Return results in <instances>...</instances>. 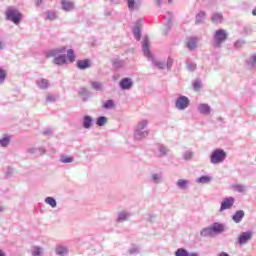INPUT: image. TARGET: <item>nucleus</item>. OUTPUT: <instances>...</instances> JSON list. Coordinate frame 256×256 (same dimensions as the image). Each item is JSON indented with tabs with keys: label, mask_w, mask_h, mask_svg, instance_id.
Masks as SVG:
<instances>
[{
	"label": "nucleus",
	"mask_w": 256,
	"mask_h": 256,
	"mask_svg": "<svg viewBox=\"0 0 256 256\" xmlns=\"http://www.w3.org/2000/svg\"><path fill=\"white\" fill-rule=\"evenodd\" d=\"M5 15H6V19L8 21H12V23H14L15 25H19L21 23V19H23V14H21L19 10L13 7H9L6 10Z\"/></svg>",
	"instance_id": "nucleus-1"
},
{
	"label": "nucleus",
	"mask_w": 256,
	"mask_h": 256,
	"mask_svg": "<svg viewBox=\"0 0 256 256\" xmlns=\"http://www.w3.org/2000/svg\"><path fill=\"white\" fill-rule=\"evenodd\" d=\"M227 158V153L224 152L223 149H216L212 152L210 156V162L213 165H218L219 163H223Z\"/></svg>",
	"instance_id": "nucleus-2"
},
{
	"label": "nucleus",
	"mask_w": 256,
	"mask_h": 256,
	"mask_svg": "<svg viewBox=\"0 0 256 256\" xmlns=\"http://www.w3.org/2000/svg\"><path fill=\"white\" fill-rule=\"evenodd\" d=\"M214 40H215V45L217 47H221V44L227 41V31L223 29L216 30L214 34Z\"/></svg>",
	"instance_id": "nucleus-3"
},
{
	"label": "nucleus",
	"mask_w": 256,
	"mask_h": 256,
	"mask_svg": "<svg viewBox=\"0 0 256 256\" xmlns=\"http://www.w3.org/2000/svg\"><path fill=\"white\" fill-rule=\"evenodd\" d=\"M177 109L183 110L189 107V98L187 96H181L176 100Z\"/></svg>",
	"instance_id": "nucleus-4"
},
{
	"label": "nucleus",
	"mask_w": 256,
	"mask_h": 256,
	"mask_svg": "<svg viewBox=\"0 0 256 256\" xmlns=\"http://www.w3.org/2000/svg\"><path fill=\"white\" fill-rule=\"evenodd\" d=\"M234 203H235V198L233 197L225 198L221 203L220 211L231 209Z\"/></svg>",
	"instance_id": "nucleus-5"
},
{
	"label": "nucleus",
	"mask_w": 256,
	"mask_h": 256,
	"mask_svg": "<svg viewBox=\"0 0 256 256\" xmlns=\"http://www.w3.org/2000/svg\"><path fill=\"white\" fill-rule=\"evenodd\" d=\"M252 237H253V233L244 232L239 236L238 241L240 245H245V243H247V241H249Z\"/></svg>",
	"instance_id": "nucleus-6"
},
{
	"label": "nucleus",
	"mask_w": 256,
	"mask_h": 256,
	"mask_svg": "<svg viewBox=\"0 0 256 256\" xmlns=\"http://www.w3.org/2000/svg\"><path fill=\"white\" fill-rule=\"evenodd\" d=\"M66 48L65 47H61L55 50H51L49 52H46V57L49 59L51 57H57L58 55H61V53H65Z\"/></svg>",
	"instance_id": "nucleus-7"
},
{
	"label": "nucleus",
	"mask_w": 256,
	"mask_h": 256,
	"mask_svg": "<svg viewBox=\"0 0 256 256\" xmlns=\"http://www.w3.org/2000/svg\"><path fill=\"white\" fill-rule=\"evenodd\" d=\"M61 5L63 11H73L75 9V4L71 0H62Z\"/></svg>",
	"instance_id": "nucleus-8"
},
{
	"label": "nucleus",
	"mask_w": 256,
	"mask_h": 256,
	"mask_svg": "<svg viewBox=\"0 0 256 256\" xmlns=\"http://www.w3.org/2000/svg\"><path fill=\"white\" fill-rule=\"evenodd\" d=\"M77 67L78 69H82V70L89 69V67H91V60L89 59L78 60Z\"/></svg>",
	"instance_id": "nucleus-9"
},
{
	"label": "nucleus",
	"mask_w": 256,
	"mask_h": 256,
	"mask_svg": "<svg viewBox=\"0 0 256 256\" xmlns=\"http://www.w3.org/2000/svg\"><path fill=\"white\" fill-rule=\"evenodd\" d=\"M133 86V82L131 81L130 78H123L121 81H120V87L121 89H131V87Z\"/></svg>",
	"instance_id": "nucleus-10"
},
{
	"label": "nucleus",
	"mask_w": 256,
	"mask_h": 256,
	"mask_svg": "<svg viewBox=\"0 0 256 256\" xmlns=\"http://www.w3.org/2000/svg\"><path fill=\"white\" fill-rule=\"evenodd\" d=\"M198 111L203 115H209V113H211V107L207 104H200L198 106Z\"/></svg>",
	"instance_id": "nucleus-11"
},
{
	"label": "nucleus",
	"mask_w": 256,
	"mask_h": 256,
	"mask_svg": "<svg viewBox=\"0 0 256 256\" xmlns=\"http://www.w3.org/2000/svg\"><path fill=\"white\" fill-rule=\"evenodd\" d=\"M212 23H223V14L221 12H216L211 17Z\"/></svg>",
	"instance_id": "nucleus-12"
},
{
	"label": "nucleus",
	"mask_w": 256,
	"mask_h": 256,
	"mask_svg": "<svg viewBox=\"0 0 256 256\" xmlns=\"http://www.w3.org/2000/svg\"><path fill=\"white\" fill-rule=\"evenodd\" d=\"M243 217H245V212H243V210H239L235 213L232 219L235 223H241Z\"/></svg>",
	"instance_id": "nucleus-13"
},
{
	"label": "nucleus",
	"mask_w": 256,
	"mask_h": 256,
	"mask_svg": "<svg viewBox=\"0 0 256 256\" xmlns=\"http://www.w3.org/2000/svg\"><path fill=\"white\" fill-rule=\"evenodd\" d=\"M211 229H212V233L215 234V233H223L224 231V227L222 224L220 223H214L212 226H211Z\"/></svg>",
	"instance_id": "nucleus-14"
},
{
	"label": "nucleus",
	"mask_w": 256,
	"mask_h": 256,
	"mask_svg": "<svg viewBox=\"0 0 256 256\" xmlns=\"http://www.w3.org/2000/svg\"><path fill=\"white\" fill-rule=\"evenodd\" d=\"M39 89H49V80L42 78L37 82Z\"/></svg>",
	"instance_id": "nucleus-15"
},
{
	"label": "nucleus",
	"mask_w": 256,
	"mask_h": 256,
	"mask_svg": "<svg viewBox=\"0 0 256 256\" xmlns=\"http://www.w3.org/2000/svg\"><path fill=\"white\" fill-rule=\"evenodd\" d=\"M187 47L190 50L197 49V39L196 38L188 39Z\"/></svg>",
	"instance_id": "nucleus-16"
},
{
	"label": "nucleus",
	"mask_w": 256,
	"mask_h": 256,
	"mask_svg": "<svg viewBox=\"0 0 256 256\" xmlns=\"http://www.w3.org/2000/svg\"><path fill=\"white\" fill-rule=\"evenodd\" d=\"M66 61H67V58L65 57V55H61V56L54 58L55 65H64V63H66Z\"/></svg>",
	"instance_id": "nucleus-17"
},
{
	"label": "nucleus",
	"mask_w": 256,
	"mask_h": 256,
	"mask_svg": "<svg viewBox=\"0 0 256 256\" xmlns=\"http://www.w3.org/2000/svg\"><path fill=\"white\" fill-rule=\"evenodd\" d=\"M143 53L146 55V57L151 55V52L149 51V40L147 39L143 42Z\"/></svg>",
	"instance_id": "nucleus-18"
},
{
	"label": "nucleus",
	"mask_w": 256,
	"mask_h": 256,
	"mask_svg": "<svg viewBox=\"0 0 256 256\" xmlns=\"http://www.w3.org/2000/svg\"><path fill=\"white\" fill-rule=\"evenodd\" d=\"M92 123H93V119L91 118V116L84 117L83 127L85 129H89V127H91Z\"/></svg>",
	"instance_id": "nucleus-19"
},
{
	"label": "nucleus",
	"mask_w": 256,
	"mask_h": 256,
	"mask_svg": "<svg viewBox=\"0 0 256 256\" xmlns=\"http://www.w3.org/2000/svg\"><path fill=\"white\" fill-rule=\"evenodd\" d=\"M201 235L202 237H213V230L211 227L209 228H204L202 231H201Z\"/></svg>",
	"instance_id": "nucleus-20"
},
{
	"label": "nucleus",
	"mask_w": 256,
	"mask_h": 256,
	"mask_svg": "<svg viewBox=\"0 0 256 256\" xmlns=\"http://www.w3.org/2000/svg\"><path fill=\"white\" fill-rule=\"evenodd\" d=\"M205 17H207V14L204 11L199 12L196 15V23H203V21H205Z\"/></svg>",
	"instance_id": "nucleus-21"
},
{
	"label": "nucleus",
	"mask_w": 256,
	"mask_h": 256,
	"mask_svg": "<svg viewBox=\"0 0 256 256\" xmlns=\"http://www.w3.org/2000/svg\"><path fill=\"white\" fill-rule=\"evenodd\" d=\"M57 255H67L69 253V250L64 246H58L56 248Z\"/></svg>",
	"instance_id": "nucleus-22"
},
{
	"label": "nucleus",
	"mask_w": 256,
	"mask_h": 256,
	"mask_svg": "<svg viewBox=\"0 0 256 256\" xmlns=\"http://www.w3.org/2000/svg\"><path fill=\"white\" fill-rule=\"evenodd\" d=\"M175 256H189V252L185 248H179L176 250Z\"/></svg>",
	"instance_id": "nucleus-23"
},
{
	"label": "nucleus",
	"mask_w": 256,
	"mask_h": 256,
	"mask_svg": "<svg viewBox=\"0 0 256 256\" xmlns=\"http://www.w3.org/2000/svg\"><path fill=\"white\" fill-rule=\"evenodd\" d=\"M45 203H47V205H50V207H57V201H55L53 197H47L45 199Z\"/></svg>",
	"instance_id": "nucleus-24"
},
{
	"label": "nucleus",
	"mask_w": 256,
	"mask_h": 256,
	"mask_svg": "<svg viewBox=\"0 0 256 256\" xmlns=\"http://www.w3.org/2000/svg\"><path fill=\"white\" fill-rule=\"evenodd\" d=\"M114 106H115V102H113V100H108L103 103L104 109H113Z\"/></svg>",
	"instance_id": "nucleus-25"
},
{
	"label": "nucleus",
	"mask_w": 256,
	"mask_h": 256,
	"mask_svg": "<svg viewBox=\"0 0 256 256\" xmlns=\"http://www.w3.org/2000/svg\"><path fill=\"white\" fill-rule=\"evenodd\" d=\"M67 57L69 59L70 63H73L75 61V52L73 50H68Z\"/></svg>",
	"instance_id": "nucleus-26"
},
{
	"label": "nucleus",
	"mask_w": 256,
	"mask_h": 256,
	"mask_svg": "<svg viewBox=\"0 0 256 256\" xmlns=\"http://www.w3.org/2000/svg\"><path fill=\"white\" fill-rule=\"evenodd\" d=\"M105 123H107V118L105 116H101L97 119V125L99 127H103V125H105Z\"/></svg>",
	"instance_id": "nucleus-27"
},
{
	"label": "nucleus",
	"mask_w": 256,
	"mask_h": 256,
	"mask_svg": "<svg viewBox=\"0 0 256 256\" xmlns=\"http://www.w3.org/2000/svg\"><path fill=\"white\" fill-rule=\"evenodd\" d=\"M46 15L49 21H55V19H57V14H55V12L48 11L46 12Z\"/></svg>",
	"instance_id": "nucleus-28"
},
{
	"label": "nucleus",
	"mask_w": 256,
	"mask_h": 256,
	"mask_svg": "<svg viewBox=\"0 0 256 256\" xmlns=\"http://www.w3.org/2000/svg\"><path fill=\"white\" fill-rule=\"evenodd\" d=\"M61 163H73V157L71 156H62L60 158Z\"/></svg>",
	"instance_id": "nucleus-29"
},
{
	"label": "nucleus",
	"mask_w": 256,
	"mask_h": 256,
	"mask_svg": "<svg viewBox=\"0 0 256 256\" xmlns=\"http://www.w3.org/2000/svg\"><path fill=\"white\" fill-rule=\"evenodd\" d=\"M7 71L0 69V84L5 82Z\"/></svg>",
	"instance_id": "nucleus-30"
},
{
	"label": "nucleus",
	"mask_w": 256,
	"mask_h": 256,
	"mask_svg": "<svg viewBox=\"0 0 256 256\" xmlns=\"http://www.w3.org/2000/svg\"><path fill=\"white\" fill-rule=\"evenodd\" d=\"M187 180H183V179H180L177 181V185L178 187H180V189H185L187 187Z\"/></svg>",
	"instance_id": "nucleus-31"
},
{
	"label": "nucleus",
	"mask_w": 256,
	"mask_h": 256,
	"mask_svg": "<svg viewBox=\"0 0 256 256\" xmlns=\"http://www.w3.org/2000/svg\"><path fill=\"white\" fill-rule=\"evenodd\" d=\"M1 147H7L9 145V137L6 136L0 140Z\"/></svg>",
	"instance_id": "nucleus-32"
},
{
	"label": "nucleus",
	"mask_w": 256,
	"mask_h": 256,
	"mask_svg": "<svg viewBox=\"0 0 256 256\" xmlns=\"http://www.w3.org/2000/svg\"><path fill=\"white\" fill-rule=\"evenodd\" d=\"M134 37L137 41L141 39V30L139 28L134 29Z\"/></svg>",
	"instance_id": "nucleus-33"
},
{
	"label": "nucleus",
	"mask_w": 256,
	"mask_h": 256,
	"mask_svg": "<svg viewBox=\"0 0 256 256\" xmlns=\"http://www.w3.org/2000/svg\"><path fill=\"white\" fill-rule=\"evenodd\" d=\"M199 183H209L211 181V178L209 176H202L199 178Z\"/></svg>",
	"instance_id": "nucleus-34"
},
{
	"label": "nucleus",
	"mask_w": 256,
	"mask_h": 256,
	"mask_svg": "<svg viewBox=\"0 0 256 256\" xmlns=\"http://www.w3.org/2000/svg\"><path fill=\"white\" fill-rule=\"evenodd\" d=\"M33 256H41V248L39 247H35L33 252H32Z\"/></svg>",
	"instance_id": "nucleus-35"
},
{
	"label": "nucleus",
	"mask_w": 256,
	"mask_h": 256,
	"mask_svg": "<svg viewBox=\"0 0 256 256\" xmlns=\"http://www.w3.org/2000/svg\"><path fill=\"white\" fill-rule=\"evenodd\" d=\"M92 87L96 89V91H101V84L99 82H93Z\"/></svg>",
	"instance_id": "nucleus-36"
},
{
	"label": "nucleus",
	"mask_w": 256,
	"mask_h": 256,
	"mask_svg": "<svg viewBox=\"0 0 256 256\" xmlns=\"http://www.w3.org/2000/svg\"><path fill=\"white\" fill-rule=\"evenodd\" d=\"M127 219V213L122 212L119 214L118 221H125Z\"/></svg>",
	"instance_id": "nucleus-37"
},
{
	"label": "nucleus",
	"mask_w": 256,
	"mask_h": 256,
	"mask_svg": "<svg viewBox=\"0 0 256 256\" xmlns=\"http://www.w3.org/2000/svg\"><path fill=\"white\" fill-rule=\"evenodd\" d=\"M145 127H147V121H142L138 124V129H140V131L145 129Z\"/></svg>",
	"instance_id": "nucleus-38"
},
{
	"label": "nucleus",
	"mask_w": 256,
	"mask_h": 256,
	"mask_svg": "<svg viewBox=\"0 0 256 256\" xmlns=\"http://www.w3.org/2000/svg\"><path fill=\"white\" fill-rule=\"evenodd\" d=\"M193 158V153L192 152H186L185 154H184V159L186 160V161H189V159H192Z\"/></svg>",
	"instance_id": "nucleus-39"
},
{
	"label": "nucleus",
	"mask_w": 256,
	"mask_h": 256,
	"mask_svg": "<svg viewBox=\"0 0 256 256\" xmlns=\"http://www.w3.org/2000/svg\"><path fill=\"white\" fill-rule=\"evenodd\" d=\"M235 189L238 191V193H243V191H245V187L241 185L235 186Z\"/></svg>",
	"instance_id": "nucleus-40"
},
{
	"label": "nucleus",
	"mask_w": 256,
	"mask_h": 256,
	"mask_svg": "<svg viewBox=\"0 0 256 256\" xmlns=\"http://www.w3.org/2000/svg\"><path fill=\"white\" fill-rule=\"evenodd\" d=\"M129 9H133L135 7V0H127Z\"/></svg>",
	"instance_id": "nucleus-41"
},
{
	"label": "nucleus",
	"mask_w": 256,
	"mask_h": 256,
	"mask_svg": "<svg viewBox=\"0 0 256 256\" xmlns=\"http://www.w3.org/2000/svg\"><path fill=\"white\" fill-rule=\"evenodd\" d=\"M187 69H189V71H195V69H197V65H195V64H188L187 65Z\"/></svg>",
	"instance_id": "nucleus-42"
},
{
	"label": "nucleus",
	"mask_w": 256,
	"mask_h": 256,
	"mask_svg": "<svg viewBox=\"0 0 256 256\" xmlns=\"http://www.w3.org/2000/svg\"><path fill=\"white\" fill-rule=\"evenodd\" d=\"M193 87L195 91H199V89H201V84L199 82H194Z\"/></svg>",
	"instance_id": "nucleus-43"
},
{
	"label": "nucleus",
	"mask_w": 256,
	"mask_h": 256,
	"mask_svg": "<svg viewBox=\"0 0 256 256\" xmlns=\"http://www.w3.org/2000/svg\"><path fill=\"white\" fill-rule=\"evenodd\" d=\"M46 101H47L48 103H51V102L55 101V96H53V95H48V96L46 97Z\"/></svg>",
	"instance_id": "nucleus-44"
},
{
	"label": "nucleus",
	"mask_w": 256,
	"mask_h": 256,
	"mask_svg": "<svg viewBox=\"0 0 256 256\" xmlns=\"http://www.w3.org/2000/svg\"><path fill=\"white\" fill-rule=\"evenodd\" d=\"M250 63H251V65H255L256 64V55H252L251 56Z\"/></svg>",
	"instance_id": "nucleus-45"
},
{
	"label": "nucleus",
	"mask_w": 256,
	"mask_h": 256,
	"mask_svg": "<svg viewBox=\"0 0 256 256\" xmlns=\"http://www.w3.org/2000/svg\"><path fill=\"white\" fill-rule=\"evenodd\" d=\"M43 4V0H35L36 7H39V5Z\"/></svg>",
	"instance_id": "nucleus-46"
},
{
	"label": "nucleus",
	"mask_w": 256,
	"mask_h": 256,
	"mask_svg": "<svg viewBox=\"0 0 256 256\" xmlns=\"http://www.w3.org/2000/svg\"><path fill=\"white\" fill-rule=\"evenodd\" d=\"M155 65H156V67H158L159 69H163V63H162V62H156Z\"/></svg>",
	"instance_id": "nucleus-47"
},
{
	"label": "nucleus",
	"mask_w": 256,
	"mask_h": 256,
	"mask_svg": "<svg viewBox=\"0 0 256 256\" xmlns=\"http://www.w3.org/2000/svg\"><path fill=\"white\" fill-rule=\"evenodd\" d=\"M152 178H153L154 181H158L159 176H158L157 174H154V175L152 176Z\"/></svg>",
	"instance_id": "nucleus-48"
},
{
	"label": "nucleus",
	"mask_w": 256,
	"mask_h": 256,
	"mask_svg": "<svg viewBox=\"0 0 256 256\" xmlns=\"http://www.w3.org/2000/svg\"><path fill=\"white\" fill-rule=\"evenodd\" d=\"M139 135H140V132L137 131V132L135 133V137H136L137 139H141V137H140Z\"/></svg>",
	"instance_id": "nucleus-49"
},
{
	"label": "nucleus",
	"mask_w": 256,
	"mask_h": 256,
	"mask_svg": "<svg viewBox=\"0 0 256 256\" xmlns=\"http://www.w3.org/2000/svg\"><path fill=\"white\" fill-rule=\"evenodd\" d=\"M219 256H229V254H227V253H225V252H221V253L219 254Z\"/></svg>",
	"instance_id": "nucleus-50"
},
{
	"label": "nucleus",
	"mask_w": 256,
	"mask_h": 256,
	"mask_svg": "<svg viewBox=\"0 0 256 256\" xmlns=\"http://www.w3.org/2000/svg\"><path fill=\"white\" fill-rule=\"evenodd\" d=\"M156 3L159 7H161V0H156Z\"/></svg>",
	"instance_id": "nucleus-51"
},
{
	"label": "nucleus",
	"mask_w": 256,
	"mask_h": 256,
	"mask_svg": "<svg viewBox=\"0 0 256 256\" xmlns=\"http://www.w3.org/2000/svg\"><path fill=\"white\" fill-rule=\"evenodd\" d=\"M0 256H5V252L0 250Z\"/></svg>",
	"instance_id": "nucleus-52"
},
{
	"label": "nucleus",
	"mask_w": 256,
	"mask_h": 256,
	"mask_svg": "<svg viewBox=\"0 0 256 256\" xmlns=\"http://www.w3.org/2000/svg\"><path fill=\"white\" fill-rule=\"evenodd\" d=\"M3 49V44L0 42V50Z\"/></svg>",
	"instance_id": "nucleus-53"
},
{
	"label": "nucleus",
	"mask_w": 256,
	"mask_h": 256,
	"mask_svg": "<svg viewBox=\"0 0 256 256\" xmlns=\"http://www.w3.org/2000/svg\"><path fill=\"white\" fill-rule=\"evenodd\" d=\"M168 2L173 3V0H168Z\"/></svg>",
	"instance_id": "nucleus-54"
},
{
	"label": "nucleus",
	"mask_w": 256,
	"mask_h": 256,
	"mask_svg": "<svg viewBox=\"0 0 256 256\" xmlns=\"http://www.w3.org/2000/svg\"><path fill=\"white\" fill-rule=\"evenodd\" d=\"M237 45H239V42H236L235 46L237 47Z\"/></svg>",
	"instance_id": "nucleus-55"
},
{
	"label": "nucleus",
	"mask_w": 256,
	"mask_h": 256,
	"mask_svg": "<svg viewBox=\"0 0 256 256\" xmlns=\"http://www.w3.org/2000/svg\"><path fill=\"white\" fill-rule=\"evenodd\" d=\"M145 135H147V132L144 133V137H145Z\"/></svg>",
	"instance_id": "nucleus-56"
}]
</instances>
